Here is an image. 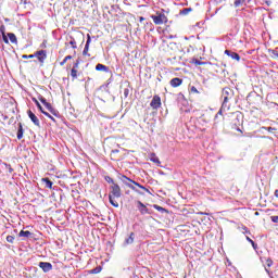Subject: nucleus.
I'll return each mask as SVG.
<instances>
[{"label":"nucleus","mask_w":278,"mask_h":278,"mask_svg":"<svg viewBox=\"0 0 278 278\" xmlns=\"http://www.w3.org/2000/svg\"><path fill=\"white\" fill-rule=\"evenodd\" d=\"M29 236H31V232H29V230L20 231V238H29Z\"/></svg>","instance_id":"nucleus-13"},{"label":"nucleus","mask_w":278,"mask_h":278,"mask_svg":"<svg viewBox=\"0 0 278 278\" xmlns=\"http://www.w3.org/2000/svg\"><path fill=\"white\" fill-rule=\"evenodd\" d=\"M39 101H41V103H42L43 105H46V103H48L45 98H40Z\"/></svg>","instance_id":"nucleus-34"},{"label":"nucleus","mask_w":278,"mask_h":278,"mask_svg":"<svg viewBox=\"0 0 278 278\" xmlns=\"http://www.w3.org/2000/svg\"><path fill=\"white\" fill-rule=\"evenodd\" d=\"M151 18L154 25H164V23H168V17L164 13L157 12L155 15H151Z\"/></svg>","instance_id":"nucleus-3"},{"label":"nucleus","mask_w":278,"mask_h":278,"mask_svg":"<svg viewBox=\"0 0 278 278\" xmlns=\"http://www.w3.org/2000/svg\"><path fill=\"white\" fill-rule=\"evenodd\" d=\"M247 240L252 244L253 249H255V242L249 237H247Z\"/></svg>","instance_id":"nucleus-26"},{"label":"nucleus","mask_w":278,"mask_h":278,"mask_svg":"<svg viewBox=\"0 0 278 278\" xmlns=\"http://www.w3.org/2000/svg\"><path fill=\"white\" fill-rule=\"evenodd\" d=\"M266 264H267L268 267L273 266V260L268 258V260L266 261Z\"/></svg>","instance_id":"nucleus-29"},{"label":"nucleus","mask_w":278,"mask_h":278,"mask_svg":"<svg viewBox=\"0 0 278 278\" xmlns=\"http://www.w3.org/2000/svg\"><path fill=\"white\" fill-rule=\"evenodd\" d=\"M155 210H157L159 212H162L164 208L160 205H154Z\"/></svg>","instance_id":"nucleus-32"},{"label":"nucleus","mask_w":278,"mask_h":278,"mask_svg":"<svg viewBox=\"0 0 278 278\" xmlns=\"http://www.w3.org/2000/svg\"><path fill=\"white\" fill-rule=\"evenodd\" d=\"M45 108L47 109L48 112H51V113L54 112L53 106L49 102L45 104Z\"/></svg>","instance_id":"nucleus-21"},{"label":"nucleus","mask_w":278,"mask_h":278,"mask_svg":"<svg viewBox=\"0 0 278 278\" xmlns=\"http://www.w3.org/2000/svg\"><path fill=\"white\" fill-rule=\"evenodd\" d=\"M275 197H278V189L275 191Z\"/></svg>","instance_id":"nucleus-38"},{"label":"nucleus","mask_w":278,"mask_h":278,"mask_svg":"<svg viewBox=\"0 0 278 278\" xmlns=\"http://www.w3.org/2000/svg\"><path fill=\"white\" fill-rule=\"evenodd\" d=\"M96 71H103V72H108V66L103 65V64H98L96 66Z\"/></svg>","instance_id":"nucleus-17"},{"label":"nucleus","mask_w":278,"mask_h":278,"mask_svg":"<svg viewBox=\"0 0 278 278\" xmlns=\"http://www.w3.org/2000/svg\"><path fill=\"white\" fill-rule=\"evenodd\" d=\"M90 42H91L90 35H88V36H87L86 46H87V47H90Z\"/></svg>","instance_id":"nucleus-27"},{"label":"nucleus","mask_w":278,"mask_h":278,"mask_svg":"<svg viewBox=\"0 0 278 278\" xmlns=\"http://www.w3.org/2000/svg\"><path fill=\"white\" fill-rule=\"evenodd\" d=\"M225 0H215L216 3H223Z\"/></svg>","instance_id":"nucleus-36"},{"label":"nucleus","mask_w":278,"mask_h":278,"mask_svg":"<svg viewBox=\"0 0 278 278\" xmlns=\"http://www.w3.org/2000/svg\"><path fill=\"white\" fill-rule=\"evenodd\" d=\"M106 181H109V184H114V180L112 178H108Z\"/></svg>","instance_id":"nucleus-35"},{"label":"nucleus","mask_w":278,"mask_h":278,"mask_svg":"<svg viewBox=\"0 0 278 278\" xmlns=\"http://www.w3.org/2000/svg\"><path fill=\"white\" fill-rule=\"evenodd\" d=\"M28 58H36V55H34V54H30V55H28Z\"/></svg>","instance_id":"nucleus-39"},{"label":"nucleus","mask_w":278,"mask_h":278,"mask_svg":"<svg viewBox=\"0 0 278 278\" xmlns=\"http://www.w3.org/2000/svg\"><path fill=\"white\" fill-rule=\"evenodd\" d=\"M140 23H142V21H144V17H139Z\"/></svg>","instance_id":"nucleus-37"},{"label":"nucleus","mask_w":278,"mask_h":278,"mask_svg":"<svg viewBox=\"0 0 278 278\" xmlns=\"http://www.w3.org/2000/svg\"><path fill=\"white\" fill-rule=\"evenodd\" d=\"M151 162H154L155 164H160V159H157V156L153 155L151 157Z\"/></svg>","instance_id":"nucleus-23"},{"label":"nucleus","mask_w":278,"mask_h":278,"mask_svg":"<svg viewBox=\"0 0 278 278\" xmlns=\"http://www.w3.org/2000/svg\"><path fill=\"white\" fill-rule=\"evenodd\" d=\"M271 129H273V127H269V128H268V131H271Z\"/></svg>","instance_id":"nucleus-40"},{"label":"nucleus","mask_w":278,"mask_h":278,"mask_svg":"<svg viewBox=\"0 0 278 278\" xmlns=\"http://www.w3.org/2000/svg\"><path fill=\"white\" fill-rule=\"evenodd\" d=\"M35 58H38L39 62H45L47 60V52L45 50H40L35 54Z\"/></svg>","instance_id":"nucleus-7"},{"label":"nucleus","mask_w":278,"mask_h":278,"mask_svg":"<svg viewBox=\"0 0 278 278\" xmlns=\"http://www.w3.org/2000/svg\"><path fill=\"white\" fill-rule=\"evenodd\" d=\"M134 232L130 233V236L125 240V244H134Z\"/></svg>","instance_id":"nucleus-15"},{"label":"nucleus","mask_w":278,"mask_h":278,"mask_svg":"<svg viewBox=\"0 0 278 278\" xmlns=\"http://www.w3.org/2000/svg\"><path fill=\"white\" fill-rule=\"evenodd\" d=\"M170 86H173V88H177L181 86V78H173L170 80Z\"/></svg>","instance_id":"nucleus-9"},{"label":"nucleus","mask_w":278,"mask_h":278,"mask_svg":"<svg viewBox=\"0 0 278 278\" xmlns=\"http://www.w3.org/2000/svg\"><path fill=\"white\" fill-rule=\"evenodd\" d=\"M68 60H73V56L71 55L65 56L64 60L60 63V65L64 66L68 62Z\"/></svg>","instance_id":"nucleus-19"},{"label":"nucleus","mask_w":278,"mask_h":278,"mask_svg":"<svg viewBox=\"0 0 278 278\" xmlns=\"http://www.w3.org/2000/svg\"><path fill=\"white\" fill-rule=\"evenodd\" d=\"M27 114L34 125H36V127H40V119H38V116H36V114H34L31 111H28Z\"/></svg>","instance_id":"nucleus-5"},{"label":"nucleus","mask_w":278,"mask_h":278,"mask_svg":"<svg viewBox=\"0 0 278 278\" xmlns=\"http://www.w3.org/2000/svg\"><path fill=\"white\" fill-rule=\"evenodd\" d=\"M150 105L153 110H157V108L162 105V99L160 98V96H154Z\"/></svg>","instance_id":"nucleus-4"},{"label":"nucleus","mask_w":278,"mask_h":278,"mask_svg":"<svg viewBox=\"0 0 278 278\" xmlns=\"http://www.w3.org/2000/svg\"><path fill=\"white\" fill-rule=\"evenodd\" d=\"M245 0H235V8H240L244 3Z\"/></svg>","instance_id":"nucleus-22"},{"label":"nucleus","mask_w":278,"mask_h":278,"mask_svg":"<svg viewBox=\"0 0 278 278\" xmlns=\"http://www.w3.org/2000/svg\"><path fill=\"white\" fill-rule=\"evenodd\" d=\"M137 205H138L139 212H141V214H147V212H148L147 206L142 202L138 201Z\"/></svg>","instance_id":"nucleus-11"},{"label":"nucleus","mask_w":278,"mask_h":278,"mask_svg":"<svg viewBox=\"0 0 278 278\" xmlns=\"http://www.w3.org/2000/svg\"><path fill=\"white\" fill-rule=\"evenodd\" d=\"M23 58H24V59H27V55H24Z\"/></svg>","instance_id":"nucleus-41"},{"label":"nucleus","mask_w":278,"mask_h":278,"mask_svg":"<svg viewBox=\"0 0 278 278\" xmlns=\"http://www.w3.org/2000/svg\"><path fill=\"white\" fill-rule=\"evenodd\" d=\"M23 138V126H20L17 130V140H21Z\"/></svg>","instance_id":"nucleus-20"},{"label":"nucleus","mask_w":278,"mask_h":278,"mask_svg":"<svg viewBox=\"0 0 278 278\" xmlns=\"http://www.w3.org/2000/svg\"><path fill=\"white\" fill-rule=\"evenodd\" d=\"M42 181L46 182V188H49L50 190L53 188V182L49 180V178H43Z\"/></svg>","instance_id":"nucleus-14"},{"label":"nucleus","mask_w":278,"mask_h":278,"mask_svg":"<svg viewBox=\"0 0 278 278\" xmlns=\"http://www.w3.org/2000/svg\"><path fill=\"white\" fill-rule=\"evenodd\" d=\"M8 38L10 42H13V43L16 42V35H14L13 33H9Z\"/></svg>","instance_id":"nucleus-16"},{"label":"nucleus","mask_w":278,"mask_h":278,"mask_svg":"<svg viewBox=\"0 0 278 278\" xmlns=\"http://www.w3.org/2000/svg\"><path fill=\"white\" fill-rule=\"evenodd\" d=\"M229 92H231L230 88H225L223 90L224 103H227V101L229 100V98L227 97V94H229Z\"/></svg>","instance_id":"nucleus-12"},{"label":"nucleus","mask_w":278,"mask_h":278,"mask_svg":"<svg viewBox=\"0 0 278 278\" xmlns=\"http://www.w3.org/2000/svg\"><path fill=\"white\" fill-rule=\"evenodd\" d=\"M116 199H121V187L117 184H113L111 187V193L109 194V201L113 207H118Z\"/></svg>","instance_id":"nucleus-2"},{"label":"nucleus","mask_w":278,"mask_h":278,"mask_svg":"<svg viewBox=\"0 0 278 278\" xmlns=\"http://www.w3.org/2000/svg\"><path fill=\"white\" fill-rule=\"evenodd\" d=\"M34 101H35L37 108L40 110V112H42V113L45 114V116H48V118H53V117H51V116L49 115V113H48L47 111H45V110L42 109V105H40V102H38V100L34 99Z\"/></svg>","instance_id":"nucleus-10"},{"label":"nucleus","mask_w":278,"mask_h":278,"mask_svg":"<svg viewBox=\"0 0 278 278\" xmlns=\"http://www.w3.org/2000/svg\"><path fill=\"white\" fill-rule=\"evenodd\" d=\"M273 223H278V216H271Z\"/></svg>","instance_id":"nucleus-33"},{"label":"nucleus","mask_w":278,"mask_h":278,"mask_svg":"<svg viewBox=\"0 0 278 278\" xmlns=\"http://www.w3.org/2000/svg\"><path fill=\"white\" fill-rule=\"evenodd\" d=\"M90 49V46H85V49L83 51L84 55H88V50Z\"/></svg>","instance_id":"nucleus-24"},{"label":"nucleus","mask_w":278,"mask_h":278,"mask_svg":"<svg viewBox=\"0 0 278 278\" xmlns=\"http://www.w3.org/2000/svg\"><path fill=\"white\" fill-rule=\"evenodd\" d=\"M71 76L74 78L77 77V70L73 68L71 72Z\"/></svg>","instance_id":"nucleus-25"},{"label":"nucleus","mask_w":278,"mask_h":278,"mask_svg":"<svg viewBox=\"0 0 278 278\" xmlns=\"http://www.w3.org/2000/svg\"><path fill=\"white\" fill-rule=\"evenodd\" d=\"M225 54L228 55V58H231V60H236L237 62H240V54L229 51V50H225Z\"/></svg>","instance_id":"nucleus-6"},{"label":"nucleus","mask_w":278,"mask_h":278,"mask_svg":"<svg viewBox=\"0 0 278 278\" xmlns=\"http://www.w3.org/2000/svg\"><path fill=\"white\" fill-rule=\"evenodd\" d=\"M191 92L199 94V90L197 89V87H191Z\"/></svg>","instance_id":"nucleus-28"},{"label":"nucleus","mask_w":278,"mask_h":278,"mask_svg":"<svg viewBox=\"0 0 278 278\" xmlns=\"http://www.w3.org/2000/svg\"><path fill=\"white\" fill-rule=\"evenodd\" d=\"M101 270H102L101 266H98V267L91 269L90 274L91 275H99V273H101Z\"/></svg>","instance_id":"nucleus-18"},{"label":"nucleus","mask_w":278,"mask_h":278,"mask_svg":"<svg viewBox=\"0 0 278 278\" xmlns=\"http://www.w3.org/2000/svg\"><path fill=\"white\" fill-rule=\"evenodd\" d=\"M7 240L12 243V242H14V237L9 236V237H7Z\"/></svg>","instance_id":"nucleus-31"},{"label":"nucleus","mask_w":278,"mask_h":278,"mask_svg":"<svg viewBox=\"0 0 278 278\" xmlns=\"http://www.w3.org/2000/svg\"><path fill=\"white\" fill-rule=\"evenodd\" d=\"M39 266L42 268V270L45 273H49V270H51V268H53L51 263H45V262L39 263Z\"/></svg>","instance_id":"nucleus-8"},{"label":"nucleus","mask_w":278,"mask_h":278,"mask_svg":"<svg viewBox=\"0 0 278 278\" xmlns=\"http://www.w3.org/2000/svg\"><path fill=\"white\" fill-rule=\"evenodd\" d=\"M122 181H123V184H125V186H127L128 188H130L131 190L137 192L138 194H142V191H140V190H144L146 192H149V189H147V188L142 187V185L129 179L127 176H122Z\"/></svg>","instance_id":"nucleus-1"},{"label":"nucleus","mask_w":278,"mask_h":278,"mask_svg":"<svg viewBox=\"0 0 278 278\" xmlns=\"http://www.w3.org/2000/svg\"><path fill=\"white\" fill-rule=\"evenodd\" d=\"M2 38H3V40H4V42L8 45V42H10L9 40H8V36H5L4 35V33L2 34Z\"/></svg>","instance_id":"nucleus-30"}]
</instances>
